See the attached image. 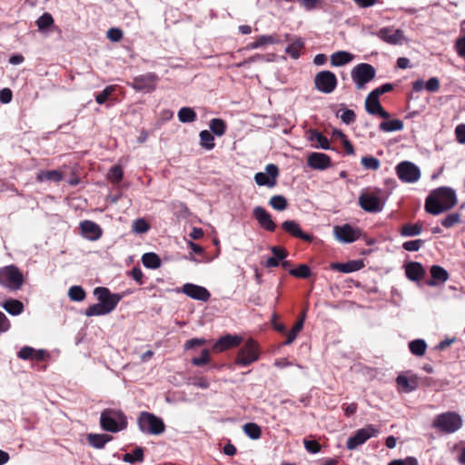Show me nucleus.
Wrapping results in <instances>:
<instances>
[{
    "instance_id": "nucleus-1",
    "label": "nucleus",
    "mask_w": 465,
    "mask_h": 465,
    "mask_svg": "<svg viewBox=\"0 0 465 465\" xmlns=\"http://www.w3.org/2000/svg\"><path fill=\"white\" fill-rule=\"evenodd\" d=\"M458 203L454 190L440 187L433 190L425 200V211L431 215H439L452 209Z\"/></svg>"
},
{
    "instance_id": "nucleus-2",
    "label": "nucleus",
    "mask_w": 465,
    "mask_h": 465,
    "mask_svg": "<svg viewBox=\"0 0 465 465\" xmlns=\"http://www.w3.org/2000/svg\"><path fill=\"white\" fill-rule=\"evenodd\" d=\"M100 425L105 431L118 432L127 427V419L121 411L105 409L101 413Z\"/></svg>"
},
{
    "instance_id": "nucleus-3",
    "label": "nucleus",
    "mask_w": 465,
    "mask_h": 465,
    "mask_svg": "<svg viewBox=\"0 0 465 465\" xmlns=\"http://www.w3.org/2000/svg\"><path fill=\"white\" fill-rule=\"evenodd\" d=\"M461 416L454 411L440 413L435 417L432 427L446 434L454 433L462 426Z\"/></svg>"
},
{
    "instance_id": "nucleus-4",
    "label": "nucleus",
    "mask_w": 465,
    "mask_h": 465,
    "mask_svg": "<svg viewBox=\"0 0 465 465\" xmlns=\"http://www.w3.org/2000/svg\"><path fill=\"white\" fill-rule=\"evenodd\" d=\"M137 422L140 430L146 434L160 435L165 431L166 426L163 419L148 411H142Z\"/></svg>"
},
{
    "instance_id": "nucleus-5",
    "label": "nucleus",
    "mask_w": 465,
    "mask_h": 465,
    "mask_svg": "<svg viewBox=\"0 0 465 465\" xmlns=\"http://www.w3.org/2000/svg\"><path fill=\"white\" fill-rule=\"evenodd\" d=\"M260 357L259 345L256 341L250 338L240 348L235 358V364L246 367L258 361Z\"/></svg>"
},
{
    "instance_id": "nucleus-6",
    "label": "nucleus",
    "mask_w": 465,
    "mask_h": 465,
    "mask_svg": "<svg viewBox=\"0 0 465 465\" xmlns=\"http://www.w3.org/2000/svg\"><path fill=\"white\" fill-rule=\"evenodd\" d=\"M382 191L374 188L372 191L362 192L359 196V205L367 213H378L382 210Z\"/></svg>"
},
{
    "instance_id": "nucleus-7",
    "label": "nucleus",
    "mask_w": 465,
    "mask_h": 465,
    "mask_svg": "<svg viewBox=\"0 0 465 465\" xmlns=\"http://www.w3.org/2000/svg\"><path fill=\"white\" fill-rule=\"evenodd\" d=\"M24 283V276L15 265L0 269V284L12 290H19Z\"/></svg>"
},
{
    "instance_id": "nucleus-8",
    "label": "nucleus",
    "mask_w": 465,
    "mask_h": 465,
    "mask_svg": "<svg viewBox=\"0 0 465 465\" xmlns=\"http://www.w3.org/2000/svg\"><path fill=\"white\" fill-rule=\"evenodd\" d=\"M351 75L356 89L361 90L365 88L366 84L375 78L376 70L370 64L361 63L352 68Z\"/></svg>"
},
{
    "instance_id": "nucleus-9",
    "label": "nucleus",
    "mask_w": 465,
    "mask_h": 465,
    "mask_svg": "<svg viewBox=\"0 0 465 465\" xmlns=\"http://www.w3.org/2000/svg\"><path fill=\"white\" fill-rule=\"evenodd\" d=\"M398 178L407 183H416L420 178V168L411 162L402 161L395 167Z\"/></svg>"
},
{
    "instance_id": "nucleus-10",
    "label": "nucleus",
    "mask_w": 465,
    "mask_h": 465,
    "mask_svg": "<svg viewBox=\"0 0 465 465\" xmlns=\"http://www.w3.org/2000/svg\"><path fill=\"white\" fill-rule=\"evenodd\" d=\"M314 87L321 93L331 94L337 86V77L331 71H321L317 73L313 79Z\"/></svg>"
},
{
    "instance_id": "nucleus-11",
    "label": "nucleus",
    "mask_w": 465,
    "mask_h": 465,
    "mask_svg": "<svg viewBox=\"0 0 465 465\" xmlns=\"http://www.w3.org/2000/svg\"><path fill=\"white\" fill-rule=\"evenodd\" d=\"M378 430L371 424L364 428L359 429L351 436L346 442V448L350 450H355L357 447L365 443L369 439L378 434Z\"/></svg>"
},
{
    "instance_id": "nucleus-12",
    "label": "nucleus",
    "mask_w": 465,
    "mask_h": 465,
    "mask_svg": "<svg viewBox=\"0 0 465 465\" xmlns=\"http://www.w3.org/2000/svg\"><path fill=\"white\" fill-rule=\"evenodd\" d=\"M94 294L109 313L116 308L122 299L120 294L112 293L106 287H96L94 291Z\"/></svg>"
},
{
    "instance_id": "nucleus-13",
    "label": "nucleus",
    "mask_w": 465,
    "mask_h": 465,
    "mask_svg": "<svg viewBox=\"0 0 465 465\" xmlns=\"http://www.w3.org/2000/svg\"><path fill=\"white\" fill-rule=\"evenodd\" d=\"M158 81L159 77L155 73H147L134 77L130 85L136 91L152 93L155 90Z\"/></svg>"
},
{
    "instance_id": "nucleus-14",
    "label": "nucleus",
    "mask_w": 465,
    "mask_h": 465,
    "mask_svg": "<svg viewBox=\"0 0 465 465\" xmlns=\"http://www.w3.org/2000/svg\"><path fill=\"white\" fill-rule=\"evenodd\" d=\"M333 232L335 238L339 242L345 243H351L357 241L361 234L359 228H355L349 223L334 226Z\"/></svg>"
},
{
    "instance_id": "nucleus-15",
    "label": "nucleus",
    "mask_w": 465,
    "mask_h": 465,
    "mask_svg": "<svg viewBox=\"0 0 465 465\" xmlns=\"http://www.w3.org/2000/svg\"><path fill=\"white\" fill-rule=\"evenodd\" d=\"M279 168L276 164L270 163L265 167V173H257L254 175V181L259 186L274 187L277 184Z\"/></svg>"
},
{
    "instance_id": "nucleus-16",
    "label": "nucleus",
    "mask_w": 465,
    "mask_h": 465,
    "mask_svg": "<svg viewBox=\"0 0 465 465\" xmlns=\"http://www.w3.org/2000/svg\"><path fill=\"white\" fill-rule=\"evenodd\" d=\"M376 35L383 42L396 45L402 44L404 34L401 29H393L392 27H382Z\"/></svg>"
},
{
    "instance_id": "nucleus-17",
    "label": "nucleus",
    "mask_w": 465,
    "mask_h": 465,
    "mask_svg": "<svg viewBox=\"0 0 465 465\" xmlns=\"http://www.w3.org/2000/svg\"><path fill=\"white\" fill-rule=\"evenodd\" d=\"M182 292L188 297L201 302H207L211 297V293L206 288L193 283L183 284Z\"/></svg>"
},
{
    "instance_id": "nucleus-18",
    "label": "nucleus",
    "mask_w": 465,
    "mask_h": 465,
    "mask_svg": "<svg viewBox=\"0 0 465 465\" xmlns=\"http://www.w3.org/2000/svg\"><path fill=\"white\" fill-rule=\"evenodd\" d=\"M242 341V338L239 335L226 334L222 336L213 346V351L222 352L235 347H238Z\"/></svg>"
},
{
    "instance_id": "nucleus-19",
    "label": "nucleus",
    "mask_w": 465,
    "mask_h": 465,
    "mask_svg": "<svg viewBox=\"0 0 465 465\" xmlns=\"http://www.w3.org/2000/svg\"><path fill=\"white\" fill-rule=\"evenodd\" d=\"M365 109L370 114L379 115L383 119L390 118V114L381 106L379 96L372 94V92L366 97Z\"/></svg>"
},
{
    "instance_id": "nucleus-20",
    "label": "nucleus",
    "mask_w": 465,
    "mask_h": 465,
    "mask_svg": "<svg viewBox=\"0 0 465 465\" xmlns=\"http://www.w3.org/2000/svg\"><path fill=\"white\" fill-rule=\"evenodd\" d=\"M307 164L314 170H325L331 165V159L323 153H311L307 158Z\"/></svg>"
},
{
    "instance_id": "nucleus-21",
    "label": "nucleus",
    "mask_w": 465,
    "mask_h": 465,
    "mask_svg": "<svg viewBox=\"0 0 465 465\" xmlns=\"http://www.w3.org/2000/svg\"><path fill=\"white\" fill-rule=\"evenodd\" d=\"M80 229L83 236L90 241H97L103 235L102 228L93 221L81 222Z\"/></svg>"
},
{
    "instance_id": "nucleus-22",
    "label": "nucleus",
    "mask_w": 465,
    "mask_h": 465,
    "mask_svg": "<svg viewBox=\"0 0 465 465\" xmlns=\"http://www.w3.org/2000/svg\"><path fill=\"white\" fill-rule=\"evenodd\" d=\"M253 217L257 220L261 227L269 232H274L276 224L272 221L271 214L262 206L253 209Z\"/></svg>"
},
{
    "instance_id": "nucleus-23",
    "label": "nucleus",
    "mask_w": 465,
    "mask_h": 465,
    "mask_svg": "<svg viewBox=\"0 0 465 465\" xmlns=\"http://www.w3.org/2000/svg\"><path fill=\"white\" fill-rule=\"evenodd\" d=\"M282 228L290 235L303 240L307 242H312L313 240V236L312 234L303 232L300 225L295 221L289 220L283 222L282 223Z\"/></svg>"
},
{
    "instance_id": "nucleus-24",
    "label": "nucleus",
    "mask_w": 465,
    "mask_h": 465,
    "mask_svg": "<svg viewBox=\"0 0 465 465\" xmlns=\"http://www.w3.org/2000/svg\"><path fill=\"white\" fill-rule=\"evenodd\" d=\"M399 391L403 392H411L419 386V377L417 375L406 376L400 374L396 379Z\"/></svg>"
},
{
    "instance_id": "nucleus-25",
    "label": "nucleus",
    "mask_w": 465,
    "mask_h": 465,
    "mask_svg": "<svg viewBox=\"0 0 465 465\" xmlns=\"http://www.w3.org/2000/svg\"><path fill=\"white\" fill-rule=\"evenodd\" d=\"M431 279L426 282L429 286L443 283L449 279V272L440 265H432L430 270Z\"/></svg>"
},
{
    "instance_id": "nucleus-26",
    "label": "nucleus",
    "mask_w": 465,
    "mask_h": 465,
    "mask_svg": "<svg viewBox=\"0 0 465 465\" xmlns=\"http://www.w3.org/2000/svg\"><path fill=\"white\" fill-rule=\"evenodd\" d=\"M363 266L364 265H363L362 261H360V260L349 261L344 263L333 262L331 264V268L332 270H335V271H338V272H343V273H350V272H357V271L361 270Z\"/></svg>"
},
{
    "instance_id": "nucleus-27",
    "label": "nucleus",
    "mask_w": 465,
    "mask_h": 465,
    "mask_svg": "<svg viewBox=\"0 0 465 465\" xmlns=\"http://www.w3.org/2000/svg\"><path fill=\"white\" fill-rule=\"evenodd\" d=\"M405 273L411 281H420L425 275V270L418 262H411L405 266Z\"/></svg>"
},
{
    "instance_id": "nucleus-28",
    "label": "nucleus",
    "mask_w": 465,
    "mask_h": 465,
    "mask_svg": "<svg viewBox=\"0 0 465 465\" xmlns=\"http://www.w3.org/2000/svg\"><path fill=\"white\" fill-rule=\"evenodd\" d=\"M353 60V54L346 51H338L331 55V64L332 66H342Z\"/></svg>"
},
{
    "instance_id": "nucleus-29",
    "label": "nucleus",
    "mask_w": 465,
    "mask_h": 465,
    "mask_svg": "<svg viewBox=\"0 0 465 465\" xmlns=\"http://www.w3.org/2000/svg\"><path fill=\"white\" fill-rule=\"evenodd\" d=\"M305 311L302 312L300 319L297 320V322L292 326V330L287 333L286 340L283 342L284 345H289L296 339L297 334L302 330L303 323H304V318H305Z\"/></svg>"
},
{
    "instance_id": "nucleus-30",
    "label": "nucleus",
    "mask_w": 465,
    "mask_h": 465,
    "mask_svg": "<svg viewBox=\"0 0 465 465\" xmlns=\"http://www.w3.org/2000/svg\"><path fill=\"white\" fill-rule=\"evenodd\" d=\"M2 307L11 315H19L24 311V304L22 302L16 299L6 300Z\"/></svg>"
},
{
    "instance_id": "nucleus-31",
    "label": "nucleus",
    "mask_w": 465,
    "mask_h": 465,
    "mask_svg": "<svg viewBox=\"0 0 465 465\" xmlns=\"http://www.w3.org/2000/svg\"><path fill=\"white\" fill-rule=\"evenodd\" d=\"M113 439L108 434H88L87 440L95 449H102L104 445Z\"/></svg>"
},
{
    "instance_id": "nucleus-32",
    "label": "nucleus",
    "mask_w": 465,
    "mask_h": 465,
    "mask_svg": "<svg viewBox=\"0 0 465 465\" xmlns=\"http://www.w3.org/2000/svg\"><path fill=\"white\" fill-rule=\"evenodd\" d=\"M36 180L39 183L44 181L60 182L63 180V173L57 170L41 171L37 173Z\"/></svg>"
},
{
    "instance_id": "nucleus-33",
    "label": "nucleus",
    "mask_w": 465,
    "mask_h": 465,
    "mask_svg": "<svg viewBox=\"0 0 465 465\" xmlns=\"http://www.w3.org/2000/svg\"><path fill=\"white\" fill-rule=\"evenodd\" d=\"M422 232V224L420 223H405L401 226L400 233L404 237H411L420 234Z\"/></svg>"
},
{
    "instance_id": "nucleus-34",
    "label": "nucleus",
    "mask_w": 465,
    "mask_h": 465,
    "mask_svg": "<svg viewBox=\"0 0 465 465\" xmlns=\"http://www.w3.org/2000/svg\"><path fill=\"white\" fill-rule=\"evenodd\" d=\"M209 127L211 132L217 136H223L227 130V124L225 121L221 118L212 119L210 121Z\"/></svg>"
},
{
    "instance_id": "nucleus-35",
    "label": "nucleus",
    "mask_w": 465,
    "mask_h": 465,
    "mask_svg": "<svg viewBox=\"0 0 465 465\" xmlns=\"http://www.w3.org/2000/svg\"><path fill=\"white\" fill-rule=\"evenodd\" d=\"M143 264L149 269H157L161 266V259L154 252H146L142 256Z\"/></svg>"
},
{
    "instance_id": "nucleus-36",
    "label": "nucleus",
    "mask_w": 465,
    "mask_h": 465,
    "mask_svg": "<svg viewBox=\"0 0 465 465\" xmlns=\"http://www.w3.org/2000/svg\"><path fill=\"white\" fill-rule=\"evenodd\" d=\"M200 145L206 149L212 150L215 146L213 134L208 130H203L199 134Z\"/></svg>"
},
{
    "instance_id": "nucleus-37",
    "label": "nucleus",
    "mask_w": 465,
    "mask_h": 465,
    "mask_svg": "<svg viewBox=\"0 0 465 465\" xmlns=\"http://www.w3.org/2000/svg\"><path fill=\"white\" fill-rule=\"evenodd\" d=\"M403 122L400 119H393L389 121H384L380 124L379 128L383 132H394L401 131L403 129Z\"/></svg>"
},
{
    "instance_id": "nucleus-38",
    "label": "nucleus",
    "mask_w": 465,
    "mask_h": 465,
    "mask_svg": "<svg viewBox=\"0 0 465 465\" xmlns=\"http://www.w3.org/2000/svg\"><path fill=\"white\" fill-rule=\"evenodd\" d=\"M310 140L316 141L318 143L316 147L322 148L323 150L330 149V143L328 138L317 130H311Z\"/></svg>"
},
{
    "instance_id": "nucleus-39",
    "label": "nucleus",
    "mask_w": 465,
    "mask_h": 465,
    "mask_svg": "<svg viewBox=\"0 0 465 465\" xmlns=\"http://www.w3.org/2000/svg\"><path fill=\"white\" fill-rule=\"evenodd\" d=\"M304 47L303 41L299 38L293 41L292 44H290L286 49L285 52L293 59H297L300 57L301 51Z\"/></svg>"
},
{
    "instance_id": "nucleus-40",
    "label": "nucleus",
    "mask_w": 465,
    "mask_h": 465,
    "mask_svg": "<svg viewBox=\"0 0 465 465\" xmlns=\"http://www.w3.org/2000/svg\"><path fill=\"white\" fill-rule=\"evenodd\" d=\"M178 119L182 123H193L197 119V114L191 107H182L178 112Z\"/></svg>"
},
{
    "instance_id": "nucleus-41",
    "label": "nucleus",
    "mask_w": 465,
    "mask_h": 465,
    "mask_svg": "<svg viewBox=\"0 0 465 465\" xmlns=\"http://www.w3.org/2000/svg\"><path fill=\"white\" fill-rule=\"evenodd\" d=\"M143 459V449L142 447H136L133 452L125 453L123 458L124 461L131 464L135 462H142Z\"/></svg>"
},
{
    "instance_id": "nucleus-42",
    "label": "nucleus",
    "mask_w": 465,
    "mask_h": 465,
    "mask_svg": "<svg viewBox=\"0 0 465 465\" xmlns=\"http://www.w3.org/2000/svg\"><path fill=\"white\" fill-rule=\"evenodd\" d=\"M411 352L416 356H422L426 352L427 343L424 340L417 339L409 343Z\"/></svg>"
},
{
    "instance_id": "nucleus-43",
    "label": "nucleus",
    "mask_w": 465,
    "mask_h": 465,
    "mask_svg": "<svg viewBox=\"0 0 465 465\" xmlns=\"http://www.w3.org/2000/svg\"><path fill=\"white\" fill-rule=\"evenodd\" d=\"M244 433L252 440H258L262 435L260 426L253 422H249L243 425Z\"/></svg>"
},
{
    "instance_id": "nucleus-44",
    "label": "nucleus",
    "mask_w": 465,
    "mask_h": 465,
    "mask_svg": "<svg viewBox=\"0 0 465 465\" xmlns=\"http://www.w3.org/2000/svg\"><path fill=\"white\" fill-rule=\"evenodd\" d=\"M289 273L292 276L296 277V278L308 279L311 276L312 272H311L310 267L307 264L302 263V264H300L295 269H291L289 271Z\"/></svg>"
},
{
    "instance_id": "nucleus-45",
    "label": "nucleus",
    "mask_w": 465,
    "mask_h": 465,
    "mask_svg": "<svg viewBox=\"0 0 465 465\" xmlns=\"http://www.w3.org/2000/svg\"><path fill=\"white\" fill-rule=\"evenodd\" d=\"M461 223V214L459 213H449L440 221V224L445 228H451Z\"/></svg>"
},
{
    "instance_id": "nucleus-46",
    "label": "nucleus",
    "mask_w": 465,
    "mask_h": 465,
    "mask_svg": "<svg viewBox=\"0 0 465 465\" xmlns=\"http://www.w3.org/2000/svg\"><path fill=\"white\" fill-rule=\"evenodd\" d=\"M269 204L277 211H283L287 208L288 203L282 195H273L270 198Z\"/></svg>"
},
{
    "instance_id": "nucleus-47",
    "label": "nucleus",
    "mask_w": 465,
    "mask_h": 465,
    "mask_svg": "<svg viewBox=\"0 0 465 465\" xmlns=\"http://www.w3.org/2000/svg\"><path fill=\"white\" fill-rule=\"evenodd\" d=\"M68 296L72 301L82 302L85 298V292L81 286L74 285L70 287Z\"/></svg>"
},
{
    "instance_id": "nucleus-48",
    "label": "nucleus",
    "mask_w": 465,
    "mask_h": 465,
    "mask_svg": "<svg viewBox=\"0 0 465 465\" xmlns=\"http://www.w3.org/2000/svg\"><path fill=\"white\" fill-rule=\"evenodd\" d=\"M54 24V18L51 14L45 13L37 20L36 25L40 31L46 30Z\"/></svg>"
},
{
    "instance_id": "nucleus-49",
    "label": "nucleus",
    "mask_w": 465,
    "mask_h": 465,
    "mask_svg": "<svg viewBox=\"0 0 465 465\" xmlns=\"http://www.w3.org/2000/svg\"><path fill=\"white\" fill-rule=\"evenodd\" d=\"M361 163L365 169L372 171L378 170L381 166L380 160L373 156H363Z\"/></svg>"
},
{
    "instance_id": "nucleus-50",
    "label": "nucleus",
    "mask_w": 465,
    "mask_h": 465,
    "mask_svg": "<svg viewBox=\"0 0 465 465\" xmlns=\"http://www.w3.org/2000/svg\"><path fill=\"white\" fill-rule=\"evenodd\" d=\"M108 313V311L105 310L100 302L90 305L85 311V315L88 317L105 315Z\"/></svg>"
},
{
    "instance_id": "nucleus-51",
    "label": "nucleus",
    "mask_w": 465,
    "mask_h": 465,
    "mask_svg": "<svg viewBox=\"0 0 465 465\" xmlns=\"http://www.w3.org/2000/svg\"><path fill=\"white\" fill-rule=\"evenodd\" d=\"M210 361H211L210 350L203 349L201 351V355L199 357L192 358L191 362L193 365L200 367V366H203V365L209 363Z\"/></svg>"
},
{
    "instance_id": "nucleus-52",
    "label": "nucleus",
    "mask_w": 465,
    "mask_h": 465,
    "mask_svg": "<svg viewBox=\"0 0 465 465\" xmlns=\"http://www.w3.org/2000/svg\"><path fill=\"white\" fill-rule=\"evenodd\" d=\"M123 176L124 172L120 165L113 166L108 172V179L114 183H118L119 182H121Z\"/></svg>"
},
{
    "instance_id": "nucleus-53",
    "label": "nucleus",
    "mask_w": 465,
    "mask_h": 465,
    "mask_svg": "<svg viewBox=\"0 0 465 465\" xmlns=\"http://www.w3.org/2000/svg\"><path fill=\"white\" fill-rule=\"evenodd\" d=\"M114 91L115 85L106 86L101 93L96 94L95 101L99 104H104Z\"/></svg>"
},
{
    "instance_id": "nucleus-54",
    "label": "nucleus",
    "mask_w": 465,
    "mask_h": 465,
    "mask_svg": "<svg viewBox=\"0 0 465 465\" xmlns=\"http://www.w3.org/2000/svg\"><path fill=\"white\" fill-rule=\"evenodd\" d=\"M132 228L135 233H144L149 231L150 225L144 219L138 218L134 221Z\"/></svg>"
},
{
    "instance_id": "nucleus-55",
    "label": "nucleus",
    "mask_w": 465,
    "mask_h": 465,
    "mask_svg": "<svg viewBox=\"0 0 465 465\" xmlns=\"http://www.w3.org/2000/svg\"><path fill=\"white\" fill-rule=\"evenodd\" d=\"M423 244H424L423 240L417 239V240H411V241L405 242L402 244V247L404 250H406L408 252H417L421 248V246Z\"/></svg>"
},
{
    "instance_id": "nucleus-56",
    "label": "nucleus",
    "mask_w": 465,
    "mask_h": 465,
    "mask_svg": "<svg viewBox=\"0 0 465 465\" xmlns=\"http://www.w3.org/2000/svg\"><path fill=\"white\" fill-rule=\"evenodd\" d=\"M258 45L260 47L266 45H273L280 43V39L276 35H261L257 38Z\"/></svg>"
},
{
    "instance_id": "nucleus-57",
    "label": "nucleus",
    "mask_w": 465,
    "mask_h": 465,
    "mask_svg": "<svg viewBox=\"0 0 465 465\" xmlns=\"http://www.w3.org/2000/svg\"><path fill=\"white\" fill-rule=\"evenodd\" d=\"M338 135L340 136V138L341 140V143H342L345 153L348 155H353L355 153L354 147H353L352 143L349 141L347 136L342 132H339Z\"/></svg>"
},
{
    "instance_id": "nucleus-58",
    "label": "nucleus",
    "mask_w": 465,
    "mask_h": 465,
    "mask_svg": "<svg viewBox=\"0 0 465 465\" xmlns=\"http://www.w3.org/2000/svg\"><path fill=\"white\" fill-rule=\"evenodd\" d=\"M106 36L112 42H119L122 40L124 34L121 29L112 27L106 32Z\"/></svg>"
},
{
    "instance_id": "nucleus-59",
    "label": "nucleus",
    "mask_w": 465,
    "mask_h": 465,
    "mask_svg": "<svg viewBox=\"0 0 465 465\" xmlns=\"http://www.w3.org/2000/svg\"><path fill=\"white\" fill-rule=\"evenodd\" d=\"M207 342L203 338H193L185 341L184 350H192L197 346H203Z\"/></svg>"
},
{
    "instance_id": "nucleus-60",
    "label": "nucleus",
    "mask_w": 465,
    "mask_h": 465,
    "mask_svg": "<svg viewBox=\"0 0 465 465\" xmlns=\"http://www.w3.org/2000/svg\"><path fill=\"white\" fill-rule=\"evenodd\" d=\"M35 349L30 346L23 347L17 353V356L22 360H32L34 358Z\"/></svg>"
},
{
    "instance_id": "nucleus-61",
    "label": "nucleus",
    "mask_w": 465,
    "mask_h": 465,
    "mask_svg": "<svg viewBox=\"0 0 465 465\" xmlns=\"http://www.w3.org/2000/svg\"><path fill=\"white\" fill-rule=\"evenodd\" d=\"M304 447L311 453H318L321 450V444L316 440H304Z\"/></svg>"
},
{
    "instance_id": "nucleus-62",
    "label": "nucleus",
    "mask_w": 465,
    "mask_h": 465,
    "mask_svg": "<svg viewBox=\"0 0 465 465\" xmlns=\"http://www.w3.org/2000/svg\"><path fill=\"white\" fill-rule=\"evenodd\" d=\"M440 81L437 77L430 78L425 84V88L430 93L438 92L440 90Z\"/></svg>"
},
{
    "instance_id": "nucleus-63",
    "label": "nucleus",
    "mask_w": 465,
    "mask_h": 465,
    "mask_svg": "<svg viewBox=\"0 0 465 465\" xmlns=\"http://www.w3.org/2000/svg\"><path fill=\"white\" fill-rule=\"evenodd\" d=\"M389 465H418V461L413 457H408L403 460H394Z\"/></svg>"
},
{
    "instance_id": "nucleus-64",
    "label": "nucleus",
    "mask_w": 465,
    "mask_h": 465,
    "mask_svg": "<svg viewBox=\"0 0 465 465\" xmlns=\"http://www.w3.org/2000/svg\"><path fill=\"white\" fill-rule=\"evenodd\" d=\"M456 139L460 143H465V124H459L455 129Z\"/></svg>"
}]
</instances>
